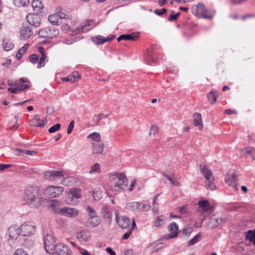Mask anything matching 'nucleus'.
Listing matches in <instances>:
<instances>
[{
  "instance_id": "nucleus-39",
  "label": "nucleus",
  "mask_w": 255,
  "mask_h": 255,
  "mask_svg": "<svg viewBox=\"0 0 255 255\" xmlns=\"http://www.w3.org/2000/svg\"><path fill=\"white\" fill-rule=\"evenodd\" d=\"M48 20L53 25H58L59 24L58 18L55 13L49 15Z\"/></svg>"
},
{
  "instance_id": "nucleus-7",
  "label": "nucleus",
  "mask_w": 255,
  "mask_h": 255,
  "mask_svg": "<svg viewBox=\"0 0 255 255\" xmlns=\"http://www.w3.org/2000/svg\"><path fill=\"white\" fill-rule=\"evenodd\" d=\"M64 191L63 187L57 186H50L44 190V194L49 198L59 196Z\"/></svg>"
},
{
  "instance_id": "nucleus-45",
  "label": "nucleus",
  "mask_w": 255,
  "mask_h": 255,
  "mask_svg": "<svg viewBox=\"0 0 255 255\" xmlns=\"http://www.w3.org/2000/svg\"><path fill=\"white\" fill-rule=\"evenodd\" d=\"M61 183L63 185L69 186L73 183V179L71 177L64 178Z\"/></svg>"
},
{
  "instance_id": "nucleus-63",
  "label": "nucleus",
  "mask_w": 255,
  "mask_h": 255,
  "mask_svg": "<svg viewBox=\"0 0 255 255\" xmlns=\"http://www.w3.org/2000/svg\"><path fill=\"white\" fill-rule=\"evenodd\" d=\"M132 233V230H130L129 231L126 233L124 235H123V240H127L129 236Z\"/></svg>"
},
{
  "instance_id": "nucleus-38",
  "label": "nucleus",
  "mask_w": 255,
  "mask_h": 255,
  "mask_svg": "<svg viewBox=\"0 0 255 255\" xmlns=\"http://www.w3.org/2000/svg\"><path fill=\"white\" fill-rule=\"evenodd\" d=\"M127 208L131 211L138 212L137 202H132L128 203L127 206Z\"/></svg>"
},
{
  "instance_id": "nucleus-11",
  "label": "nucleus",
  "mask_w": 255,
  "mask_h": 255,
  "mask_svg": "<svg viewBox=\"0 0 255 255\" xmlns=\"http://www.w3.org/2000/svg\"><path fill=\"white\" fill-rule=\"evenodd\" d=\"M45 178L49 181H57L64 177L62 171H47L44 172Z\"/></svg>"
},
{
  "instance_id": "nucleus-15",
  "label": "nucleus",
  "mask_w": 255,
  "mask_h": 255,
  "mask_svg": "<svg viewBox=\"0 0 255 255\" xmlns=\"http://www.w3.org/2000/svg\"><path fill=\"white\" fill-rule=\"evenodd\" d=\"M27 22L29 24L35 27H38L41 24V18L37 14L29 13L26 16Z\"/></svg>"
},
{
  "instance_id": "nucleus-59",
  "label": "nucleus",
  "mask_w": 255,
  "mask_h": 255,
  "mask_svg": "<svg viewBox=\"0 0 255 255\" xmlns=\"http://www.w3.org/2000/svg\"><path fill=\"white\" fill-rule=\"evenodd\" d=\"M80 76L77 71H74L73 72L72 74L70 75V78L73 79V81L75 82L76 79L78 78H79Z\"/></svg>"
},
{
  "instance_id": "nucleus-24",
  "label": "nucleus",
  "mask_w": 255,
  "mask_h": 255,
  "mask_svg": "<svg viewBox=\"0 0 255 255\" xmlns=\"http://www.w3.org/2000/svg\"><path fill=\"white\" fill-rule=\"evenodd\" d=\"M80 197V189L79 188H73L69 191L67 201L69 202L68 200L70 199L73 200L74 198L79 199Z\"/></svg>"
},
{
  "instance_id": "nucleus-20",
  "label": "nucleus",
  "mask_w": 255,
  "mask_h": 255,
  "mask_svg": "<svg viewBox=\"0 0 255 255\" xmlns=\"http://www.w3.org/2000/svg\"><path fill=\"white\" fill-rule=\"evenodd\" d=\"M138 34L135 33H131L130 34H126L121 35L118 37L117 40L118 41H120L123 40L134 41L138 38Z\"/></svg>"
},
{
  "instance_id": "nucleus-17",
  "label": "nucleus",
  "mask_w": 255,
  "mask_h": 255,
  "mask_svg": "<svg viewBox=\"0 0 255 255\" xmlns=\"http://www.w3.org/2000/svg\"><path fill=\"white\" fill-rule=\"evenodd\" d=\"M60 212L62 215L70 218L75 217L79 213V211L77 209L72 208H61L60 210Z\"/></svg>"
},
{
  "instance_id": "nucleus-19",
  "label": "nucleus",
  "mask_w": 255,
  "mask_h": 255,
  "mask_svg": "<svg viewBox=\"0 0 255 255\" xmlns=\"http://www.w3.org/2000/svg\"><path fill=\"white\" fill-rule=\"evenodd\" d=\"M168 230L170 234L168 235V239L174 238L177 236L178 227L176 223H171L168 227Z\"/></svg>"
},
{
  "instance_id": "nucleus-40",
  "label": "nucleus",
  "mask_w": 255,
  "mask_h": 255,
  "mask_svg": "<svg viewBox=\"0 0 255 255\" xmlns=\"http://www.w3.org/2000/svg\"><path fill=\"white\" fill-rule=\"evenodd\" d=\"M138 205V211L145 212L148 211L150 206L148 205H146L140 202H137Z\"/></svg>"
},
{
  "instance_id": "nucleus-4",
  "label": "nucleus",
  "mask_w": 255,
  "mask_h": 255,
  "mask_svg": "<svg viewBox=\"0 0 255 255\" xmlns=\"http://www.w3.org/2000/svg\"><path fill=\"white\" fill-rule=\"evenodd\" d=\"M87 211L88 215L89 217L87 222V226L93 228L100 225L101 221L99 217H98L95 210L90 206H88Z\"/></svg>"
},
{
  "instance_id": "nucleus-31",
  "label": "nucleus",
  "mask_w": 255,
  "mask_h": 255,
  "mask_svg": "<svg viewBox=\"0 0 255 255\" xmlns=\"http://www.w3.org/2000/svg\"><path fill=\"white\" fill-rule=\"evenodd\" d=\"M243 151L248 156H250L252 158L255 160V149L252 147H247L243 149Z\"/></svg>"
},
{
  "instance_id": "nucleus-5",
  "label": "nucleus",
  "mask_w": 255,
  "mask_h": 255,
  "mask_svg": "<svg viewBox=\"0 0 255 255\" xmlns=\"http://www.w3.org/2000/svg\"><path fill=\"white\" fill-rule=\"evenodd\" d=\"M226 221V218L223 216L213 215L209 219L207 226L210 229H215L225 223Z\"/></svg>"
},
{
  "instance_id": "nucleus-58",
  "label": "nucleus",
  "mask_w": 255,
  "mask_h": 255,
  "mask_svg": "<svg viewBox=\"0 0 255 255\" xmlns=\"http://www.w3.org/2000/svg\"><path fill=\"white\" fill-rule=\"evenodd\" d=\"M116 37L115 35H110L106 38L104 37V43L109 42L114 39Z\"/></svg>"
},
{
  "instance_id": "nucleus-30",
  "label": "nucleus",
  "mask_w": 255,
  "mask_h": 255,
  "mask_svg": "<svg viewBox=\"0 0 255 255\" xmlns=\"http://www.w3.org/2000/svg\"><path fill=\"white\" fill-rule=\"evenodd\" d=\"M15 151L17 152L16 153L17 155H23V154L33 155L37 153V151L35 150H22L19 148H16Z\"/></svg>"
},
{
  "instance_id": "nucleus-16",
  "label": "nucleus",
  "mask_w": 255,
  "mask_h": 255,
  "mask_svg": "<svg viewBox=\"0 0 255 255\" xmlns=\"http://www.w3.org/2000/svg\"><path fill=\"white\" fill-rule=\"evenodd\" d=\"M33 34V31L30 26L23 25L20 30V35L21 39L26 40Z\"/></svg>"
},
{
  "instance_id": "nucleus-18",
  "label": "nucleus",
  "mask_w": 255,
  "mask_h": 255,
  "mask_svg": "<svg viewBox=\"0 0 255 255\" xmlns=\"http://www.w3.org/2000/svg\"><path fill=\"white\" fill-rule=\"evenodd\" d=\"M116 220L119 225L122 229H126L129 226L131 221L126 216L116 217Z\"/></svg>"
},
{
  "instance_id": "nucleus-22",
  "label": "nucleus",
  "mask_w": 255,
  "mask_h": 255,
  "mask_svg": "<svg viewBox=\"0 0 255 255\" xmlns=\"http://www.w3.org/2000/svg\"><path fill=\"white\" fill-rule=\"evenodd\" d=\"M197 204L205 212L211 213L213 211V208L207 200H200Z\"/></svg>"
},
{
  "instance_id": "nucleus-6",
  "label": "nucleus",
  "mask_w": 255,
  "mask_h": 255,
  "mask_svg": "<svg viewBox=\"0 0 255 255\" xmlns=\"http://www.w3.org/2000/svg\"><path fill=\"white\" fill-rule=\"evenodd\" d=\"M59 34V30L55 27H46L41 29L38 32L40 37L52 39Z\"/></svg>"
},
{
  "instance_id": "nucleus-41",
  "label": "nucleus",
  "mask_w": 255,
  "mask_h": 255,
  "mask_svg": "<svg viewBox=\"0 0 255 255\" xmlns=\"http://www.w3.org/2000/svg\"><path fill=\"white\" fill-rule=\"evenodd\" d=\"M13 4L17 7L25 6L29 3V0H13Z\"/></svg>"
},
{
  "instance_id": "nucleus-36",
  "label": "nucleus",
  "mask_w": 255,
  "mask_h": 255,
  "mask_svg": "<svg viewBox=\"0 0 255 255\" xmlns=\"http://www.w3.org/2000/svg\"><path fill=\"white\" fill-rule=\"evenodd\" d=\"M92 41L97 45L104 44V36L101 35H98L96 36H92L91 37Z\"/></svg>"
},
{
  "instance_id": "nucleus-1",
  "label": "nucleus",
  "mask_w": 255,
  "mask_h": 255,
  "mask_svg": "<svg viewBox=\"0 0 255 255\" xmlns=\"http://www.w3.org/2000/svg\"><path fill=\"white\" fill-rule=\"evenodd\" d=\"M42 198L39 188L37 186H28L25 189L22 201L31 208H36L42 202Z\"/></svg>"
},
{
  "instance_id": "nucleus-46",
  "label": "nucleus",
  "mask_w": 255,
  "mask_h": 255,
  "mask_svg": "<svg viewBox=\"0 0 255 255\" xmlns=\"http://www.w3.org/2000/svg\"><path fill=\"white\" fill-rule=\"evenodd\" d=\"M165 218L163 216L161 215L157 218V220L155 221L154 224L156 227H159L162 225L164 223Z\"/></svg>"
},
{
  "instance_id": "nucleus-60",
  "label": "nucleus",
  "mask_w": 255,
  "mask_h": 255,
  "mask_svg": "<svg viewBox=\"0 0 255 255\" xmlns=\"http://www.w3.org/2000/svg\"><path fill=\"white\" fill-rule=\"evenodd\" d=\"M11 166V164H0V171H3L5 169Z\"/></svg>"
},
{
  "instance_id": "nucleus-57",
  "label": "nucleus",
  "mask_w": 255,
  "mask_h": 255,
  "mask_svg": "<svg viewBox=\"0 0 255 255\" xmlns=\"http://www.w3.org/2000/svg\"><path fill=\"white\" fill-rule=\"evenodd\" d=\"M13 255H28L23 249H19L15 251Z\"/></svg>"
},
{
  "instance_id": "nucleus-61",
  "label": "nucleus",
  "mask_w": 255,
  "mask_h": 255,
  "mask_svg": "<svg viewBox=\"0 0 255 255\" xmlns=\"http://www.w3.org/2000/svg\"><path fill=\"white\" fill-rule=\"evenodd\" d=\"M192 11L193 14H195V15H197L198 14H200L197 5H194L192 7Z\"/></svg>"
},
{
  "instance_id": "nucleus-2",
  "label": "nucleus",
  "mask_w": 255,
  "mask_h": 255,
  "mask_svg": "<svg viewBox=\"0 0 255 255\" xmlns=\"http://www.w3.org/2000/svg\"><path fill=\"white\" fill-rule=\"evenodd\" d=\"M111 181H115V185L113 191L116 193L120 192V189L125 190L128 184V179L125 174L123 173H112L109 176Z\"/></svg>"
},
{
  "instance_id": "nucleus-49",
  "label": "nucleus",
  "mask_w": 255,
  "mask_h": 255,
  "mask_svg": "<svg viewBox=\"0 0 255 255\" xmlns=\"http://www.w3.org/2000/svg\"><path fill=\"white\" fill-rule=\"evenodd\" d=\"M102 212L104 214V218L110 220H111L112 215H111V213H110L107 207H105L103 208L102 209Z\"/></svg>"
},
{
  "instance_id": "nucleus-8",
  "label": "nucleus",
  "mask_w": 255,
  "mask_h": 255,
  "mask_svg": "<svg viewBox=\"0 0 255 255\" xmlns=\"http://www.w3.org/2000/svg\"><path fill=\"white\" fill-rule=\"evenodd\" d=\"M56 244L55 239L52 235L48 234L43 238L44 247L47 253L53 252Z\"/></svg>"
},
{
  "instance_id": "nucleus-44",
  "label": "nucleus",
  "mask_w": 255,
  "mask_h": 255,
  "mask_svg": "<svg viewBox=\"0 0 255 255\" xmlns=\"http://www.w3.org/2000/svg\"><path fill=\"white\" fill-rule=\"evenodd\" d=\"M46 58V55H41V57L39 58L38 63L37 65V68H40L44 66L45 64V61Z\"/></svg>"
},
{
  "instance_id": "nucleus-51",
  "label": "nucleus",
  "mask_w": 255,
  "mask_h": 255,
  "mask_svg": "<svg viewBox=\"0 0 255 255\" xmlns=\"http://www.w3.org/2000/svg\"><path fill=\"white\" fill-rule=\"evenodd\" d=\"M100 171V166L98 163L95 164L93 166H92L91 168V170L90 171V173H95L96 172H99Z\"/></svg>"
},
{
  "instance_id": "nucleus-12",
  "label": "nucleus",
  "mask_w": 255,
  "mask_h": 255,
  "mask_svg": "<svg viewBox=\"0 0 255 255\" xmlns=\"http://www.w3.org/2000/svg\"><path fill=\"white\" fill-rule=\"evenodd\" d=\"M6 235L9 237L8 242H10V240H16L19 236H21L20 227L16 225L10 227L8 229Z\"/></svg>"
},
{
  "instance_id": "nucleus-27",
  "label": "nucleus",
  "mask_w": 255,
  "mask_h": 255,
  "mask_svg": "<svg viewBox=\"0 0 255 255\" xmlns=\"http://www.w3.org/2000/svg\"><path fill=\"white\" fill-rule=\"evenodd\" d=\"M29 125L31 126L43 127V124H41V120L39 115H36L33 119L29 122Z\"/></svg>"
},
{
  "instance_id": "nucleus-62",
  "label": "nucleus",
  "mask_w": 255,
  "mask_h": 255,
  "mask_svg": "<svg viewBox=\"0 0 255 255\" xmlns=\"http://www.w3.org/2000/svg\"><path fill=\"white\" fill-rule=\"evenodd\" d=\"M19 90L17 87L14 86V87H10L8 88V91L11 93H16Z\"/></svg>"
},
{
  "instance_id": "nucleus-3",
  "label": "nucleus",
  "mask_w": 255,
  "mask_h": 255,
  "mask_svg": "<svg viewBox=\"0 0 255 255\" xmlns=\"http://www.w3.org/2000/svg\"><path fill=\"white\" fill-rule=\"evenodd\" d=\"M200 170L205 178L206 187L212 190L216 189L215 179L211 170L205 165H200Z\"/></svg>"
},
{
  "instance_id": "nucleus-14",
  "label": "nucleus",
  "mask_w": 255,
  "mask_h": 255,
  "mask_svg": "<svg viewBox=\"0 0 255 255\" xmlns=\"http://www.w3.org/2000/svg\"><path fill=\"white\" fill-rule=\"evenodd\" d=\"M8 84L9 86L14 85L17 87L19 91H22L29 88V82L23 78H20L19 81H15L14 84L8 82Z\"/></svg>"
},
{
  "instance_id": "nucleus-37",
  "label": "nucleus",
  "mask_w": 255,
  "mask_h": 255,
  "mask_svg": "<svg viewBox=\"0 0 255 255\" xmlns=\"http://www.w3.org/2000/svg\"><path fill=\"white\" fill-rule=\"evenodd\" d=\"M91 22L92 21L91 20L86 21V22L85 23V24L84 25H82L80 27H77L75 31H76L77 33H79L82 31H83V32L88 31L89 30V29H86V27L90 25Z\"/></svg>"
},
{
  "instance_id": "nucleus-25",
  "label": "nucleus",
  "mask_w": 255,
  "mask_h": 255,
  "mask_svg": "<svg viewBox=\"0 0 255 255\" xmlns=\"http://www.w3.org/2000/svg\"><path fill=\"white\" fill-rule=\"evenodd\" d=\"M76 237L81 242H86L90 238V233L87 231H83L78 233Z\"/></svg>"
},
{
  "instance_id": "nucleus-54",
  "label": "nucleus",
  "mask_w": 255,
  "mask_h": 255,
  "mask_svg": "<svg viewBox=\"0 0 255 255\" xmlns=\"http://www.w3.org/2000/svg\"><path fill=\"white\" fill-rule=\"evenodd\" d=\"M180 15V12H177L176 13H174L173 11L172 12V13L168 17V20L169 21H174L177 19L178 16Z\"/></svg>"
},
{
  "instance_id": "nucleus-26",
  "label": "nucleus",
  "mask_w": 255,
  "mask_h": 255,
  "mask_svg": "<svg viewBox=\"0 0 255 255\" xmlns=\"http://www.w3.org/2000/svg\"><path fill=\"white\" fill-rule=\"evenodd\" d=\"M104 143L100 141L93 143V153H101L103 150Z\"/></svg>"
},
{
  "instance_id": "nucleus-33",
  "label": "nucleus",
  "mask_w": 255,
  "mask_h": 255,
  "mask_svg": "<svg viewBox=\"0 0 255 255\" xmlns=\"http://www.w3.org/2000/svg\"><path fill=\"white\" fill-rule=\"evenodd\" d=\"M110 115L109 114L104 115L103 114H100L99 115H95L93 118V121L94 122V125L97 126L99 125V123L100 120L104 118H107Z\"/></svg>"
},
{
  "instance_id": "nucleus-29",
  "label": "nucleus",
  "mask_w": 255,
  "mask_h": 255,
  "mask_svg": "<svg viewBox=\"0 0 255 255\" xmlns=\"http://www.w3.org/2000/svg\"><path fill=\"white\" fill-rule=\"evenodd\" d=\"M21 240H23V242L21 243V245L27 249H30L33 247L34 242L31 238H25L23 237L22 239H21Z\"/></svg>"
},
{
  "instance_id": "nucleus-42",
  "label": "nucleus",
  "mask_w": 255,
  "mask_h": 255,
  "mask_svg": "<svg viewBox=\"0 0 255 255\" xmlns=\"http://www.w3.org/2000/svg\"><path fill=\"white\" fill-rule=\"evenodd\" d=\"M88 138H90L94 141H95L96 142H100L101 139V136L100 133L95 132L92 133L90 134L88 136Z\"/></svg>"
},
{
  "instance_id": "nucleus-52",
  "label": "nucleus",
  "mask_w": 255,
  "mask_h": 255,
  "mask_svg": "<svg viewBox=\"0 0 255 255\" xmlns=\"http://www.w3.org/2000/svg\"><path fill=\"white\" fill-rule=\"evenodd\" d=\"M58 19H68L69 18V14L65 11V10L59 13H55Z\"/></svg>"
},
{
  "instance_id": "nucleus-13",
  "label": "nucleus",
  "mask_w": 255,
  "mask_h": 255,
  "mask_svg": "<svg viewBox=\"0 0 255 255\" xmlns=\"http://www.w3.org/2000/svg\"><path fill=\"white\" fill-rule=\"evenodd\" d=\"M237 180V175L234 170H230L225 177L226 182L231 186H232L236 190V181Z\"/></svg>"
},
{
  "instance_id": "nucleus-10",
  "label": "nucleus",
  "mask_w": 255,
  "mask_h": 255,
  "mask_svg": "<svg viewBox=\"0 0 255 255\" xmlns=\"http://www.w3.org/2000/svg\"><path fill=\"white\" fill-rule=\"evenodd\" d=\"M22 237L32 235L35 232V227L31 223H25L20 227Z\"/></svg>"
},
{
  "instance_id": "nucleus-50",
  "label": "nucleus",
  "mask_w": 255,
  "mask_h": 255,
  "mask_svg": "<svg viewBox=\"0 0 255 255\" xmlns=\"http://www.w3.org/2000/svg\"><path fill=\"white\" fill-rule=\"evenodd\" d=\"M61 125L59 123L55 124L48 129V131L50 133H53L58 131L60 129Z\"/></svg>"
},
{
  "instance_id": "nucleus-48",
  "label": "nucleus",
  "mask_w": 255,
  "mask_h": 255,
  "mask_svg": "<svg viewBox=\"0 0 255 255\" xmlns=\"http://www.w3.org/2000/svg\"><path fill=\"white\" fill-rule=\"evenodd\" d=\"M93 196L94 199L96 201L100 200L103 197L102 192L99 190L94 191Z\"/></svg>"
},
{
  "instance_id": "nucleus-9",
  "label": "nucleus",
  "mask_w": 255,
  "mask_h": 255,
  "mask_svg": "<svg viewBox=\"0 0 255 255\" xmlns=\"http://www.w3.org/2000/svg\"><path fill=\"white\" fill-rule=\"evenodd\" d=\"M50 254L54 255H71L69 247L63 243H57L55 245L53 252Z\"/></svg>"
},
{
  "instance_id": "nucleus-55",
  "label": "nucleus",
  "mask_w": 255,
  "mask_h": 255,
  "mask_svg": "<svg viewBox=\"0 0 255 255\" xmlns=\"http://www.w3.org/2000/svg\"><path fill=\"white\" fill-rule=\"evenodd\" d=\"M166 12L167 9L165 8H163L162 9H156L154 10V12L158 15H162Z\"/></svg>"
},
{
  "instance_id": "nucleus-23",
  "label": "nucleus",
  "mask_w": 255,
  "mask_h": 255,
  "mask_svg": "<svg viewBox=\"0 0 255 255\" xmlns=\"http://www.w3.org/2000/svg\"><path fill=\"white\" fill-rule=\"evenodd\" d=\"M194 118V125L196 127H198L200 130L203 128V123L202 121L201 115L199 113H195L193 116Z\"/></svg>"
},
{
  "instance_id": "nucleus-34",
  "label": "nucleus",
  "mask_w": 255,
  "mask_h": 255,
  "mask_svg": "<svg viewBox=\"0 0 255 255\" xmlns=\"http://www.w3.org/2000/svg\"><path fill=\"white\" fill-rule=\"evenodd\" d=\"M29 46V44L26 43L21 48L19 49L18 52L16 55V58L17 60H19L22 57V56L25 52L26 51L28 47Z\"/></svg>"
},
{
  "instance_id": "nucleus-56",
  "label": "nucleus",
  "mask_w": 255,
  "mask_h": 255,
  "mask_svg": "<svg viewBox=\"0 0 255 255\" xmlns=\"http://www.w3.org/2000/svg\"><path fill=\"white\" fill-rule=\"evenodd\" d=\"M74 121H72L69 124L68 128H67V132L68 134H70L72 132V131H73V129L74 128Z\"/></svg>"
},
{
  "instance_id": "nucleus-28",
  "label": "nucleus",
  "mask_w": 255,
  "mask_h": 255,
  "mask_svg": "<svg viewBox=\"0 0 255 255\" xmlns=\"http://www.w3.org/2000/svg\"><path fill=\"white\" fill-rule=\"evenodd\" d=\"M2 46L3 49L5 51H8L13 48L14 45L10 39L7 38H4L3 39Z\"/></svg>"
},
{
  "instance_id": "nucleus-43",
  "label": "nucleus",
  "mask_w": 255,
  "mask_h": 255,
  "mask_svg": "<svg viewBox=\"0 0 255 255\" xmlns=\"http://www.w3.org/2000/svg\"><path fill=\"white\" fill-rule=\"evenodd\" d=\"M201 237V233H198L197 234L193 239L189 240L188 242V246H192L197 243L199 241Z\"/></svg>"
},
{
  "instance_id": "nucleus-64",
  "label": "nucleus",
  "mask_w": 255,
  "mask_h": 255,
  "mask_svg": "<svg viewBox=\"0 0 255 255\" xmlns=\"http://www.w3.org/2000/svg\"><path fill=\"white\" fill-rule=\"evenodd\" d=\"M106 250L110 255H116V253L113 250V249L111 248L107 247L106 249Z\"/></svg>"
},
{
  "instance_id": "nucleus-47",
  "label": "nucleus",
  "mask_w": 255,
  "mask_h": 255,
  "mask_svg": "<svg viewBox=\"0 0 255 255\" xmlns=\"http://www.w3.org/2000/svg\"><path fill=\"white\" fill-rule=\"evenodd\" d=\"M246 239L248 240H252L255 239V229L254 230H249L246 233Z\"/></svg>"
},
{
  "instance_id": "nucleus-53",
  "label": "nucleus",
  "mask_w": 255,
  "mask_h": 255,
  "mask_svg": "<svg viewBox=\"0 0 255 255\" xmlns=\"http://www.w3.org/2000/svg\"><path fill=\"white\" fill-rule=\"evenodd\" d=\"M39 57L38 54H33L29 56V60L32 64L36 63L39 60Z\"/></svg>"
},
{
  "instance_id": "nucleus-32",
  "label": "nucleus",
  "mask_w": 255,
  "mask_h": 255,
  "mask_svg": "<svg viewBox=\"0 0 255 255\" xmlns=\"http://www.w3.org/2000/svg\"><path fill=\"white\" fill-rule=\"evenodd\" d=\"M217 93V91L216 90L212 89L208 94L207 97L211 104H214L216 102L217 99L216 94Z\"/></svg>"
},
{
  "instance_id": "nucleus-21",
  "label": "nucleus",
  "mask_w": 255,
  "mask_h": 255,
  "mask_svg": "<svg viewBox=\"0 0 255 255\" xmlns=\"http://www.w3.org/2000/svg\"><path fill=\"white\" fill-rule=\"evenodd\" d=\"M197 5L200 14H202L203 17L205 18L210 19L212 17L211 14L208 13L207 9L205 8L203 3H199Z\"/></svg>"
},
{
  "instance_id": "nucleus-35",
  "label": "nucleus",
  "mask_w": 255,
  "mask_h": 255,
  "mask_svg": "<svg viewBox=\"0 0 255 255\" xmlns=\"http://www.w3.org/2000/svg\"><path fill=\"white\" fill-rule=\"evenodd\" d=\"M31 4L33 9L36 11H39L43 8V4L40 0H33Z\"/></svg>"
}]
</instances>
